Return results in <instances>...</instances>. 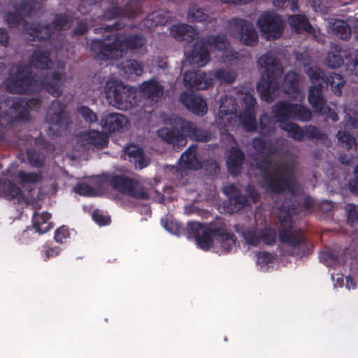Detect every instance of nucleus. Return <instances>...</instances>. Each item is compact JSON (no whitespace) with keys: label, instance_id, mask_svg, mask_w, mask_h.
Here are the masks:
<instances>
[{"label":"nucleus","instance_id":"nucleus-1","mask_svg":"<svg viewBox=\"0 0 358 358\" xmlns=\"http://www.w3.org/2000/svg\"><path fill=\"white\" fill-rule=\"evenodd\" d=\"M252 147L258 152V157L255 159L256 165L264 173L266 188L275 193L289 190L294 194L297 185L294 176L296 162L278 163L274 161L278 148L271 141L266 142L261 138H255L252 141Z\"/></svg>","mask_w":358,"mask_h":358},{"label":"nucleus","instance_id":"nucleus-2","mask_svg":"<svg viewBox=\"0 0 358 358\" xmlns=\"http://www.w3.org/2000/svg\"><path fill=\"white\" fill-rule=\"evenodd\" d=\"M64 62L57 64V69L50 75L45 76L39 81L31 76L29 68L13 66L6 83V90L14 94L32 93L44 89L55 97L62 95L61 86L65 83L66 75Z\"/></svg>","mask_w":358,"mask_h":358},{"label":"nucleus","instance_id":"nucleus-3","mask_svg":"<svg viewBox=\"0 0 358 358\" xmlns=\"http://www.w3.org/2000/svg\"><path fill=\"white\" fill-rule=\"evenodd\" d=\"M256 99L250 93H238L237 97L226 95L221 98L216 123L226 129L234 127L237 121L247 131L257 128L255 108Z\"/></svg>","mask_w":358,"mask_h":358},{"label":"nucleus","instance_id":"nucleus-4","mask_svg":"<svg viewBox=\"0 0 358 358\" xmlns=\"http://www.w3.org/2000/svg\"><path fill=\"white\" fill-rule=\"evenodd\" d=\"M272 112L280 127L288 133V136L297 141H302L306 136L309 139L324 141L327 136L313 125H308L303 130L298 124L287 122L288 119L308 121L312 117L311 111L300 104L287 101L278 102L272 108Z\"/></svg>","mask_w":358,"mask_h":358},{"label":"nucleus","instance_id":"nucleus-5","mask_svg":"<svg viewBox=\"0 0 358 358\" xmlns=\"http://www.w3.org/2000/svg\"><path fill=\"white\" fill-rule=\"evenodd\" d=\"M38 1H23L16 14L8 13L6 22L10 27H23V33L28 41L42 40L54 37L61 30H65L71 27V21L65 15H56L51 26L40 27L32 24L28 26L26 20L22 17L31 16L34 13V8Z\"/></svg>","mask_w":358,"mask_h":358},{"label":"nucleus","instance_id":"nucleus-6","mask_svg":"<svg viewBox=\"0 0 358 358\" xmlns=\"http://www.w3.org/2000/svg\"><path fill=\"white\" fill-rule=\"evenodd\" d=\"M107 42L94 40L91 44V50L99 59H118L129 50L134 53L145 51V38L141 35L124 36L122 34L111 36Z\"/></svg>","mask_w":358,"mask_h":358},{"label":"nucleus","instance_id":"nucleus-7","mask_svg":"<svg viewBox=\"0 0 358 358\" xmlns=\"http://www.w3.org/2000/svg\"><path fill=\"white\" fill-rule=\"evenodd\" d=\"M257 67L261 79L257 85V90L262 99L268 103L273 102L279 94L278 78L283 72V67L270 52L258 59Z\"/></svg>","mask_w":358,"mask_h":358},{"label":"nucleus","instance_id":"nucleus-8","mask_svg":"<svg viewBox=\"0 0 358 358\" xmlns=\"http://www.w3.org/2000/svg\"><path fill=\"white\" fill-rule=\"evenodd\" d=\"M194 231L196 241L203 249H208L213 244V236H217L221 245L227 252L231 250L236 243L234 235L228 231L225 223L221 219H217L208 226L199 222L190 224Z\"/></svg>","mask_w":358,"mask_h":358},{"label":"nucleus","instance_id":"nucleus-9","mask_svg":"<svg viewBox=\"0 0 358 358\" xmlns=\"http://www.w3.org/2000/svg\"><path fill=\"white\" fill-rule=\"evenodd\" d=\"M41 101L31 99L27 101L20 98H5L0 100V125L6 127L14 120H28L29 111L37 109Z\"/></svg>","mask_w":358,"mask_h":358},{"label":"nucleus","instance_id":"nucleus-10","mask_svg":"<svg viewBox=\"0 0 358 358\" xmlns=\"http://www.w3.org/2000/svg\"><path fill=\"white\" fill-rule=\"evenodd\" d=\"M172 127H163L157 131L158 136L164 141L171 144L173 147H183L187 144L185 136L193 139L197 127L189 121L182 120L178 117H173L165 122Z\"/></svg>","mask_w":358,"mask_h":358},{"label":"nucleus","instance_id":"nucleus-11","mask_svg":"<svg viewBox=\"0 0 358 358\" xmlns=\"http://www.w3.org/2000/svg\"><path fill=\"white\" fill-rule=\"evenodd\" d=\"M105 94L109 103L119 109L128 110L133 106L131 91L117 80L106 82Z\"/></svg>","mask_w":358,"mask_h":358},{"label":"nucleus","instance_id":"nucleus-12","mask_svg":"<svg viewBox=\"0 0 358 358\" xmlns=\"http://www.w3.org/2000/svg\"><path fill=\"white\" fill-rule=\"evenodd\" d=\"M259 30L267 40H275L281 37L285 28L282 17L273 12L262 13L257 20Z\"/></svg>","mask_w":358,"mask_h":358},{"label":"nucleus","instance_id":"nucleus-13","mask_svg":"<svg viewBox=\"0 0 358 358\" xmlns=\"http://www.w3.org/2000/svg\"><path fill=\"white\" fill-rule=\"evenodd\" d=\"M278 217L282 227L279 232L280 241L292 247H296L303 243L305 238L302 231L292 230V222L290 213L283 208H280Z\"/></svg>","mask_w":358,"mask_h":358},{"label":"nucleus","instance_id":"nucleus-14","mask_svg":"<svg viewBox=\"0 0 358 358\" xmlns=\"http://www.w3.org/2000/svg\"><path fill=\"white\" fill-rule=\"evenodd\" d=\"M229 30L245 45L253 46L257 43V33L253 24L248 21L234 18L229 21Z\"/></svg>","mask_w":358,"mask_h":358},{"label":"nucleus","instance_id":"nucleus-15","mask_svg":"<svg viewBox=\"0 0 358 358\" xmlns=\"http://www.w3.org/2000/svg\"><path fill=\"white\" fill-rule=\"evenodd\" d=\"M65 106L58 100L52 101L48 110L46 121L50 124L48 134L59 135L69 124V117L65 110Z\"/></svg>","mask_w":358,"mask_h":358},{"label":"nucleus","instance_id":"nucleus-16","mask_svg":"<svg viewBox=\"0 0 358 358\" xmlns=\"http://www.w3.org/2000/svg\"><path fill=\"white\" fill-rule=\"evenodd\" d=\"M308 99L315 113L321 115H327L334 122L338 120L337 113L327 106L326 101L321 94L320 88L311 87L309 89Z\"/></svg>","mask_w":358,"mask_h":358},{"label":"nucleus","instance_id":"nucleus-17","mask_svg":"<svg viewBox=\"0 0 358 358\" xmlns=\"http://www.w3.org/2000/svg\"><path fill=\"white\" fill-rule=\"evenodd\" d=\"M184 84L191 90H201L212 85L211 78H208L205 72L187 71L183 76Z\"/></svg>","mask_w":358,"mask_h":358},{"label":"nucleus","instance_id":"nucleus-18","mask_svg":"<svg viewBox=\"0 0 358 358\" xmlns=\"http://www.w3.org/2000/svg\"><path fill=\"white\" fill-rule=\"evenodd\" d=\"M180 101L189 110L197 115H203L208 111L206 101L199 96L183 92L180 94Z\"/></svg>","mask_w":358,"mask_h":358},{"label":"nucleus","instance_id":"nucleus-19","mask_svg":"<svg viewBox=\"0 0 358 358\" xmlns=\"http://www.w3.org/2000/svg\"><path fill=\"white\" fill-rule=\"evenodd\" d=\"M100 124L106 131L115 132L127 129L129 121L125 115L120 113H110L101 120Z\"/></svg>","mask_w":358,"mask_h":358},{"label":"nucleus","instance_id":"nucleus-20","mask_svg":"<svg viewBox=\"0 0 358 358\" xmlns=\"http://www.w3.org/2000/svg\"><path fill=\"white\" fill-rule=\"evenodd\" d=\"M80 141L84 146L92 145L97 148H103L108 145V138L102 132L91 130L82 133L80 134Z\"/></svg>","mask_w":358,"mask_h":358},{"label":"nucleus","instance_id":"nucleus-21","mask_svg":"<svg viewBox=\"0 0 358 358\" xmlns=\"http://www.w3.org/2000/svg\"><path fill=\"white\" fill-rule=\"evenodd\" d=\"M187 60L190 64L198 67L204 66L209 62L208 51L203 42L196 43Z\"/></svg>","mask_w":358,"mask_h":358},{"label":"nucleus","instance_id":"nucleus-22","mask_svg":"<svg viewBox=\"0 0 358 358\" xmlns=\"http://www.w3.org/2000/svg\"><path fill=\"white\" fill-rule=\"evenodd\" d=\"M2 194L8 200H15L17 203L28 204L29 199L23 194L21 189L8 180H4L2 183Z\"/></svg>","mask_w":358,"mask_h":358},{"label":"nucleus","instance_id":"nucleus-23","mask_svg":"<svg viewBox=\"0 0 358 358\" xmlns=\"http://www.w3.org/2000/svg\"><path fill=\"white\" fill-rule=\"evenodd\" d=\"M140 90L143 96L155 101L164 94L163 86L153 79L143 82L140 85Z\"/></svg>","mask_w":358,"mask_h":358},{"label":"nucleus","instance_id":"nucleus-24","mask_svg":"<svg viewBox=\"0 0 358 358\" xmlns=\"http://www.w3.org/2000/svg\"><path fill=\"white\" fill-rule=\"evenodd\" d=\"M124 154L128 156L130 161L134 163L136 168L141 169L149 164L143 150L135 144H130L125 147Z\"/></svg>","mask_w":358,"mask_h":358},{"label":"nucleus","instance_id":"nucleus-25","mask_svg":"<svg viewBox=\"0 0 358 358\" xmlns=\"http://www.w3.org/2000/svg\"><path fill=\"white\" fill-rule=\"evenodd\" d=\"M140 6L138 1H129L124 10H120L116 7H113L111 11H107L105 17L107 19H111L116 16H126L128 17H135L140 13Z\"/></svg>","mask_w":358,"mask_h":358},{"label":"nucleus","instance_id":"nucleus-26","mask_svg":"<svg viewBox=\"0 0 358 358\" xmlns=\"http://www.w3.org/2000/svg\"><path fill=\"white\" fill-rule=\"evenodd\" d=\"M180 165L185 169L198 170L201 164L196 157V147L192 145L183 152L180 159Z\"/></svg>","mask_w":358,"mask_h":358},{"label":"nucleus","instance_id":"nucleus-27","mask_svg":"<svg viewBox=\"0 0 358 358\" xmlns=\"http://www.w3.org/2000/svg\"><path fill=\"white\" fill-rule=\"evenodd\" d=\"M170 33L178 41L191 42L195 36V31L192 27L187 24H178L173 25Z\"/></svg>","mask_w":358,"mask_h":358},{"label":"nucleus","instance_id":"nucleus-28","mask_svg":"<svg viewBox=\"0 0 358 358\" xmlns=\"http://www.w3.org/2000/svg\"><path fill=\"white\" fill-rule=\"evenodd\" d=\"M243 158V153L238 148H231L227 161L228 170L231 175L236 176L240 172Z\"/></svg>","mask_w":358,"mask_h":358},{"label":"nucleus","instance_id":"nucleus-29","mask_svg":"<svg viewBox=\"0 0 358 358\" xmlns=\"http://www.w3.org/2000/svg\"><path fill=\"white\" fill-rule=\"evenodd\" d=\"M223 191L229 197L231 203L234 205V208L237 210L243 208L247 205V198L241 194V190L235 185L226 186Z\"/></svg>","mask_w":358,"mask_h":358},{"label":"nucleus","instance_id":"nucleus-30","mask_svg":"<svg viewBox=\"0 0 358 358\" xmlns=\"http://www.w3.org/2000/svg\"><path fill=\"white\" fill-rule=\"evenodd\" d=\"M49 52L41 48L34 50L31 59L30 64L36 69H50L52 62L49 59Z\"/></svg>","mask_w":358,"mask_h":358},{"label":"nucleus","instance_id":"nucleus-31","mask_svg":"<svg viewBox=\"0 0 358 358\" xmlns=\"http://www.w3.org/2000/svg\"><path fill=\"white\" fill-rule=\"evenodd\" d=\"M289 23L291 27L297 33L303 31L312 33L314 30L308 20L303 15H292L289 19Z\"/></svg>","mask_w":358,"mask_h":358},{"label":"nucleus","instance_id":"nucleus-32","mask_svg":"<svg viewBox=\"0 0 358 358\" xmlns=\"http://www.w3.org/2000/svg\"><path fill=\"white\" fill-rule=\"evenodd\" d=\"M51 215L47 212L35 213L33 217V227L40 234H43L52 228L50 222Z\"/></svg>","mask_w":358,"mask_h":358},{"label":"nucleus","instance_id":"nucleus-33","mask_svg":"<svg viewBox=\"0 0 358 358\" xmlns=\"http://www.w3.org/2000/svg\"><path fill=\"white\" fill-rule=\"evenodd\" d=\"M299 76L295 72H288L284 78L283 87L287 94H299Z\"/></svg>","mask_w":358,"mask_h":358},{"label":"nucleus","instance_id":"nucleus-34","mask_svg":"<svg viewBox=\"0 0 358 358\" xmlns=\"http://www.w3.org/2000/svg\"><path fill=\"white\" fill-rule=\"evenodd\" d=\"M169 12H155L148 16L144 20V25L149 29L160 24L164 25L168 22Z\"/></svg>","mask_w":358,"mask_h":358},{"label":"nucleus","instance_id":"nucleus-35","mask_svg":"<svg viewBox=\"0 0 358 358\" xmlns=\"http://www.w3.org/2000/svg\"><path fill=\"white\" fill-rule=\"evenodd\" d=\"M132 180L124 176H113L110 179V186L115 190L127 194Z\"/></svg>","mask_w":358,"mask_h":358},{"label":"nucleus","instance_id":"nucleus-36","mask_svg":"<svg viewBox=\"0 0 358 358\" xmlns=\"http://www.w3.org/2000/svg\"><path fill=\"white\" fill-rule=\"evenodd\" d=\"M344 83L343 78L341 75L332 73L325 78V82L323 83V85H329L332 92L336 95L341 96V88L344 85Z\"/></svg>","mask_w":358,"mask_h":358},{"label":"nucleus","instance_id":"nucleus-37","mask_svg":"<svg viewBox=\"0 0 358 358\" xmlns=\"http://www.w3.org/2000/svg\"><path fill=\"white\" fill-rule=\"evenodd\" d=\"M306 73L313 84L310 89L311 87H318L322 90L324 87L323 83L325 82V78H324L323 72L320 69L317 67H309L306 70Z\"/></svg>","mask_w":358,"mask_h":358},{"label":"nucleus","instance_id":"nucleus-38","mask_svg":"<svg viewBox=\"0 0 358 358\" xmlns=\"http://www.w3.org/2000/svg\"><path fill=\"white\" fill-rule=\"evenodd\" d=\"M340 53L341 48L338 45H335L329 52L326 59V63L328 66L335 69L341 66L343 64V59Z\"/></svg>","mask_w":358,"mask_h":358},{"label":"nucleus","instance_id":"nucleus-39","mask_svg":"<svg viewBox=\"0 0 358 358\" xmlns=\"http://www.w3.org/2000/svg\"><path fill=\"white\" fill-rule=\"evenodd\" d=\"M275 122L267 115H263L259 120V132L262 135L267 136L275 130Z\"/></svg>","mask_w":358,"mask_h":358},{"label":"nucleus","instance_id":"nucleus-40","mask_svg":"<svg viewBox=\"0 0 358 358\" xmlns=\"http://www.w3.org/2000/svg\"><path fill=\"white\" fill-rule=\"evenodd\" d=\"M126 194L138 199H148L149 198V194L146 189L141 184L134 180H132Z\"/></svg>","mask_w":358,"mask_h":358},{"label":"nucleus","instance_id":"nucleus-41","mask_svg":"<svg viewBox=\"0 0 358 358\" xmlns=\"http://www.w3.org/2000/svg\"><path fill=\"white\" fill-rule=\"evenodd\" d=\"M334 31L337 36L344 40H348L351 36V29L343 20H337L334 24Z\"/></svg>","mask_w":358,"mask_h":358},{"label":"nucleus","instance_id":"nucleus-42","mask_svg":"<svg viewBox=\"0 0 358 358\" xmlns=\"http://www.w3.org/2000/svg\"><path fill=\"white\" fill-rule=\"evenodd\" d=\"M213 76L220 83H231L236 79L235 72L226 69L216 70Z\"/></svg>","mask_w":358,"mask_h":358},{"label":"nucleus","instance_id":"nucleus-43","mask_svg":"<svg viewBox=\"0 0 358 358\" xmlns=\"http://www.w3.org/2000/svg\"><path fill=\"white\" fill-rule=\"evenodd\" d=\"M17 178L22 185L35 184L42 179V176L40 173H27L20 171L17 173Z\"/></svg>","mask_w":358,"mask_h":358},{"label":"nucleus","instance_id":"nucleus-44","mask_svg":"<svg viewBox=\"0 0 358 358\" xmlns=\"http://www.w3.org/2000/svg\"><path fill=\"white\" fill-rule=\"evenodd\" d=\"M206 43L219 50L227 49L229 45V42L224 35L208 36L206 39Z\"/></svg>","mask_w":358,"mask_h":358},{"label":"nucleus","instance_id":"nucleus-45","mask_svg":"<svg viewBox=\"0 0 358 358\" xmlns=\"http://www.w3.org/2000/svg\"><path fill=\"white\" fill-rule=\"evenodd\" d=\"M243 236L246 243L253 246L258 245L261 242V234L255 229H248L243 232Z\"/></svg>","mask_w":358,"mask_h":358},{"label":"nucleus","instance_id":"nucleus-46","mask_svg":"<svg viewBox=\"0 0 358 358\" xmlns=\"http://www.w3.org/2000/svg\"><path fill=\"white\" fill-rule=\"evenodd\" d=\"M187 19L189 22H204L208 16L200 8L192 7L188 11Z\"/></svg>","mask_w":358,"mask_h":358},{"label":"nucleus","instance_id":"nucleus-47","mask_svg":"<svg viewBox=\"0 0 358 358\" xmlns=\"http://www.w3.org/2000/svg\"><path fill=\"white\" fill-rule=\"evenodd\" d=\"M337 138L341 143H343L348 149H352L356 147L355 138L348 132L338 131Z\"/></svg>","mask_w":358,"mask_h":358},{"label":"nucleus","instance_id":"nucleus-48","mask_svg":"<svg viewBox=\"0 0 358 358\" xmlns=\"http://www.w3.org/2000/svg\"><path fill=\"white\" fill-rule=\"evenodd\" d=\"M125 71H129L131 73L140 76L143 73V66L141 62L136 60H129L124 66Z\"/></svg>","mask_w":358,"mask_h":358},{"label":"nucleus","instance_id":"nucleus-49","mask_svg":"<svg viewBox=\"0 0 358 358\" xmlns=\"http://www.w3.org/2000/svg\"><path fill=\"white\" fill-rule=\"evenodd\" d=\"M260 234L261 241L266 245H273L275 243L276 234L274 230L271 228H265Z\"/></svg>","mask_w":358,"mask_h":358},{"label":"nucleus","instance_id":"nucleus-50","mask_svg":"<svg viewBox=\"0 0 358 358\" xmlns=\"http://www.w3.org/2000/svg\"><path fill=\"white\" fill-rule=\"evenodd\" d=\"M27 159L29 164L36 167H40L43 165L44 163V157L43 155L38 153L35 151H28L27 152Z\"/></svg>","mask_w":358,"mask_h":358},{"label":"nucleus","instance_id":"nucleus-51","mask_svg":"<svg viewBox=\"0 0 358 358\" xmlns=\"http://www.w3.org/2000/svg\"><path fill=\"white\" fill-rule=\"evenodd\" d=\"M74 191L82 196H94L95 190L85 182L78 183L75 187Z\"/></svg>","mask_w":358,"mask_h":358},{"label":"nucleus","instance_id":"nucleus-52","mask_svg":"<svg viewBox=\"0 0 358 358\" xmlns=\"http://www.w3.org/2000/svg\"><path fill=\"white\" fill-rule=\"evenodd\" d=\"M78 112L87 122L92 123L97 121L96 114L88 107L81 106L78 108Z\"/></svg>","mask_w":358,"mask_h":358},{"label":"nucleus","instance_id":"nucleus-53","mask_svg":"<svg viewBox=\"0 0 358 358\" xmlns=\"http://www.w3.org/2000/svg\"><path fill=\"white\" fill-rule=\"evenodd\" d=\"M212 139V134L207 130H203L197 128L196 132L193 138V140L196 141L206 143Z\"/></svg>","mask_w":358,"mask_h":358},{"label":"nucleus","instance_id":"nucleus-54","mask_svg":"<svg viewBox=\"0 0 358 358\" xmlns=\"http://www.w3.org/2000/svg\"><path fill=\"white\" fill-rule=\"evenodd\" d=\"M257 262L259 265H266L271 262L273 259V256L267 252H259L257 255Z\"/></svg>","mask_w":358,"mask_h":358},{"label":"nucleus","instance_id":"nucleus-55","mask_svg":"<svg viewBox=\"0 0 358 358\" xmlns=\"http://www.w3.org/2000/svg\"><path fill=\"white\" fill-rule=\"evenodd\" d=\"M92 218L99 225H106L110 222V217L104 215L99 210H94L93 212Z\"/></svg>","mask_w":358,"mask_h":358},{"label":"nucleus","instance_id":"nucleus-56","mask_svg":"<svg viewBox=\"0 0 358 358\" xmlns=\"http://www.w3.org/2000/svg\"><path fill=\"white\" fill-rule=\"evenodd\" d=\"M348 222L351 225L358 223V207L350 206L348 210Z\"/></svg>","mask_w":358,"mask_h":358},{"label":"nucleus","instance_id":"nucleus-57","mask_svg":"<svg viewBox=\"0 0 358 358\" xmlns=\"http://www.w3.org/2000/svg\"><path fill=\"white\" fill-rule=\"evenodd\" d=\"M68 236V229L65 227H62L56 230L55 239L57 243H62Z\"/></svg>","mask_w":358,"mask_h":358},{"label":"nucleus","instance_id":"nucleus-58","mask_svg":"<svg viewBox=\"0 0 358 358\" xmlns=\"http://www.w3.org/2000/svg\"><path fill=\"white\" fill-rule=\"evenodd\" d=\"M355 179L350 182V188L352 192L358 194V165L354 171Z\"/></svg>","mask_w":358,"mask_h":358},{"label":"nucleus","instance_id":"nucleus-59","mask_svg":"<svg viewBox=\"0 0 358 358\" xmlns=\"http://www.w3.org/2000/svg\"><path fill=\"white\" fill-rule=\"evenodd\" d=\"M247 193L248 196L252 199L253 203L257 202L259 199V195L257 192L251 186H248L247 188Z\"/></svg>","mask_w":358,"mask_h":358},{"label":"nucleus","instance_id":"nucleus-60","mask_svg":"<svg viewBox=\"0 0 358 358\" xmlns=\"http://www.w3.org/2000/svg\"><path fill=\"white\" fill-rule=\"evenodd\" d=\"M87 24L85 22H81L78 24L77 28L73 31V34L76 35H83L87 31Z\"/></svg>","mask_w":358,"mask_h":358},{"label":"nucleus","instance_id":"nucleus-61","mask_svg":"<svg viewBox=\"0 0 358 358\" xmlns=\"http://www.w3.org/2000/svg\"><path fill=\"white\" fill-rule=\"evenodd\" d=\"M347 124L351 127L358 129V110L355 113L354 117H349Z\"/></svg>","mask_w":358,"mask_h":358},{"label":"nucleus","instance_id":"nucleus-62","mask_svg":"<svg viewBox=\"0 0 358 358\" xmlns=\"http://www.w3.org/2000/svg\"><path fill=\"white\" fill-rule=\"evenodd\" d=\"M8 42V35L3 29L0 28V45L6 46Z\"/></svg>","mask_w":358,"mask_h":358},{"label":"nucleus","instance_id":"nucleus-63","mask_svg":"<svg viewBox=\"0 0 358 358\" xmlns=\"http://www.w3.org/2000/svg\"><path fill=\"white\" fill-rule=\"evenodd\" d=\"M59 249L58 248H50L46 250L45 255L47 258L54 257L59 255Z\"/></svg>","mask_w":358,"mask_h":358},{"label":"nucleus","instance_id":"nucleus-64","mask_svg":"<svg viewBox=\"0 0 358 358\" xmlns=\"http://www.w3.org/2000/svg\"><path fill=\"white\" fill-rule=\"evenodd\" d=\"M352 71L355 75L358 76V60L355 61Z\"/></svg>","mask_w":358,"mask_h":358}]
</instances>
